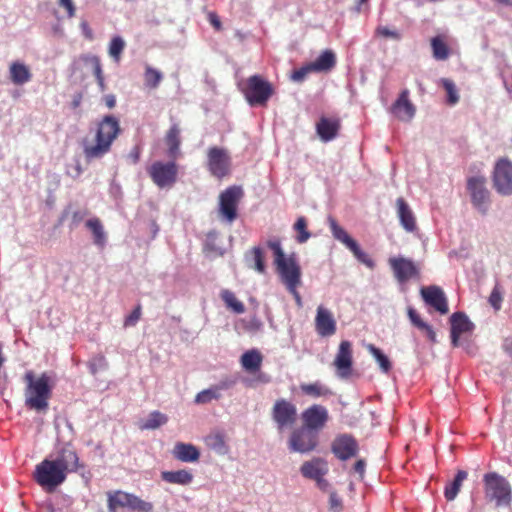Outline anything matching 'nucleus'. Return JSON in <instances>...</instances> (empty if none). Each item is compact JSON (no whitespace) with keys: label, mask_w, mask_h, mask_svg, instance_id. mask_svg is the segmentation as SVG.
<instances>
[{"label":"nucleus","mask_w":512,"mask_h":512,"mask_svg":"<svg viewBox=\"0 0 512 512\" xmlns=\"http://www.w3.org/2000/svg\"><path fill=\"white\" fill-rule=\"evenodd\" d=\"M79 467V457L72 446L63 445L43 461L36 465L33 478L46 492H54L62 485L68 474L76 472Z\"/></svg>","instance_id":"nucleus-1"},{"label":"nucleus","mask_w":512,"mask_h":512,"mask_svg":"<svg viewBox=\"0 0 512 512\" xmlns=\"http://www.w3.org/2000/svg\"><path fill=\"white\" fill-rule=\"evenodd\" d=\"M119 121L112 115L105 116L98 124L93 140L83 141V153L87 161L102 158L107 154L120 133Z\"/></svg>","instance_id":"nucleus-2"},{"label":"nucleus","mask_w":512,"mask_h":512,"mask_svg":"<svg viewBox=\"0 0 512 512\" xmlns=\"http://www.w3.org/2000/svg\"><path fill=\"white\" fill-rule=\"evenodd\" d=\"M25 380L27 383L25 391L26 405L37 411L47 409L52 390L50 377L45 373L39 377H34L32 372H27Z\"/></svg>","instance_id":"nucleus-3"},{"label":"nucleus","mask_w":512,"mask_h":512,"mask_svg":"<svg viewBox=\"0 0 512 512\" xmlns=\"http://www.w3.org/2000/svg\"><path fill=\"white\" fill-rule=\"evenodd\" d=\"M485 497L494 501L497 507L510 506L512 490L509 482L501 475L492 472L484 476Z\"/></svg>","instance_id":"nucleus-4"},{"label":"nucleus","mask_w":512,"mask_h":512,"mask_svg":"<svg viewBox=\"0 0 512 512\" xmlns=\"http://www.w3.org/2000/svg\"><path fill=\"white\" fill-rule=\"evenodd\" d=\"M242 91L251 106L265 105L273 94L271 84L258 75L249 77Z\"/></svg>","instance_id":"nucleus-5"},{"label":"nucleus","mask_w":512,"mask_h":512,"mask_svg":"<svg viewBox=\"0 0 512 512\" xmlns=\"http://www.w3.org/2000/svg\"><path fill=\"white\" fill-rule=\"evenodd\" d=\"M467 188L474 208L482 215H486L490 207V191L486 186V179L474 176L468 180Z\"/></svg>","instance_id":"nucleus-6"},{"label":"nucleus","mask_w":512,"mask_h":512,"mask_svg":"<svg viewBox=\"0 0 512 512\" xmlns=\"http://www.w3.org/2000/svg\"><path fill=\"white\" fill-rule=\"evenodd\" d=\"M275 266L280 280L287 290H292L293 287H299L301 285V267L293 255H289L281 261L276 262Z\"/></svg>","instance_id":"nucleus-7"},{"label":"nucleus","mask_w":512,"mask_h":512,"mask_svg":"<svg viewBox=\"0 0 512 512\" xmlns=\"http://www.w3.org/2000/svg\"><path fill=\"white\" fill-rule=\"evenodd\" d=\"M495 190L503 195H512V162L503 158L497 161L493 172Z\"/></svg>","instance_id":"nucleus-8"},{"label":"nucleus","mask_w":512,"mask_h":512,"mask_svg":"<svg viewBox=\"0 0 512 512\" xmlns=\"http://www.w3.org/2000/svg\"><path fill=\"white\" fill-rule=\"evenodd\" d=\"M148 172L159 188H169L176 182L178 169L175 162L157 161L151 165Z\"/></svg>","instance_id":"nucleus-9"},{"label":"nucleus","mask_w":512,"mask_h":512,"mask_svg":"<svg viewBox=\"0 0 512 512\" xmlns=\"http://www.w3.org/2000/svg\"><path fill=\"white\" fill-rule=\"evenodd\" d=\"M243 196L241 187L232 186L220 194L219 212L228 221L233 222L237 217V205Z\"/></svg>","instance_id":"nucleus-10"},{"label":"nucleus","mask_w":512,"mask_h":512,"mask_svg":"<svg viewBox=\"0 0 512 512\" xmlns=\"http://www.w3.org/2000/svg\"><path fill=\"white\" fill-rule=\"evenodd\" d=\"M316 446V432L306 427L294 430L289 439V449L293 452L308 453L314 450Z\"/></svg>","instance_id":"nucleus-11"},{"label":"nucleus","mask_w":512,"mask_h":512,"mask_svg":"<svg viewBox=\"0 0 512 512\" xmlns=\"http://www.w3.org/2000/svg\"><path fill=\"white\" fill-rule=\"evenodd\" d=\"M208 170L217 177L222 178L229 173L231 158L227 150L219 147H211L207 153Z\"/></svg>","instance_id":"nucleus-12"},{"label":"nucleus","mask_w":512,"mask_h":512,"mask_svg":"<svg viewBox=\"0 0 512 512\" xmlns=\"http://www.w3.org/2000/svg\"><path fill=\"white\" fill-rule=\"evenodd\" d=\"M353 352L352 344L347 341H341L333 365L336 368V375L343 380L348 379L352 373Z\"/></svg>","instance_id":"nucleus-13"},{"label":"nucleus","mask_w":512,"mask_h":512,"mask_svg":"<svg viewBox=\"0 0 512 512\" xmlns=\"http://www.w3.org/2000/svg\"><path fill=\"white\" fill-rule=\"evenodd\" d=\"M297 417V409L294 404L285 399L277 400L272 409V418L276 422L278 430L291 427Z\"/></svg>","instance_id":"nucleus-14"},{"label":"nucleus","mask_w":512,"mask_h":512,"mask_svg":"<svg viewBox=\"0 0 512 512\" xmlns=\"http://www.w3.org/2000/svg\"><path fill=\"white\" fill-rule=\"evenodd\" d=\"M410 91H401L395 102L390 107V113L401 122H411L416 114V106L410 100Z\"/></svg>","instance_id":"nucleus-15"},{"label":"nucleus","mask_w":512,"mask_h":512,"mask_svg":"<svg viewBox=\"0 0 512 512\" xmlns=\"http://www.w3.org/2000/svg\"><path fill=\"white\" fill-rule=\"evenodd\" d=\"M450 323L451 343L453 347H458L460 345V337L462 335L471 334L475 328V325L463 312L453 313L450 317Z\"/></svg>","instance_id":"nucleus-16"},{"label":"nucleus","mask_w":512,"mask_h":512,"mask_svg":"<svg viewBox=\"0 0 512 512\" xmlns=\"http://www.w3.org/2000/svg\"><path fill=\"white\" fill-rule=\"evenodd\" d=\"M389 264L395 278L401 283L419 275V268L411 259L393 257L389 259Z\"/></svg>","instance_id":"nucleus-17"},{"label":"nucleus","mask_w":512,"mask_h":512,"mask_svg":"<svg viewBox=\"0 0 512 512\" xmlns=\"http://www.w3.org/2000/svg\"><path fill=\"white\" fill-rule=\"evenodd\" d=\"M332 452L340 460H347L357 455L358 444L352 436L343 434L333 441Z\"/></svg>","instance_id":"nucleus-18"},{"label":"nucleus","mask_w":512,"mask_h":512,"mask_svg":"<svg viewBox=\"0 0 512 512\" xmlns=\"http://www.w3.org/2000/svg\"><path fill=\"white\" fill-rule=\"evenodd\" d=\"M421 296L426 304L435 308L441 314L448 313V304L443 290L438 286L423 287Z\"/></svg>","instance_id":"nucleus-19"},{"label":"nucleus","mask_w":512,"mask_h":512,"mask_svg":"<svg viewBox=\"0 0 512 512\" xmlns=\"http://www.w3.org/2000/svg\"><path fill=\"white\" fill-rule=\"evenodd\" d=\"M315 328L322 337L332 336L336 332V321L332 312L321 305L317 308Z\"/></svg>","instance_id":"nucleus-20"},{"label":"nucleus","mask_w":512,"mask_h":512,"mask_svg":"<svg viewBox=\"0 0 512 512\" xmlns=\"http://www.w3.org/2000/svg\"><path fill=\"white\" fill-rule=\"evenodd\" d=\"M302 419L305 424L304 427L314 431L324 426L328 419V412L321 405H313L303 412Z\"/></svg>","instance_id":"nucleus-21"},{"label":"nucleus","mask_w":512,"mask_h":512,"mask_svg":"<svg viewBox=\"0 0 512 512\" xmlns=\"http://www.w3.org/2000/svg\"><path fill=\"white\" fill-rule=\"evenodd\" d=\"M397 216L400 225L406 232H414L417 229L416 218L413 211L403 198L396 200Z\"/></svg>","instance_id":"nucleus-22"},{"label":"nucleus","mask_w":512,"mask_h":512,"mask_svg":"<svg viewBox=\"0 0 512 512\" xmlns=\"http://www.w3.org/2000/svg\"><path fill=\"white\" fill-rule=\"evenodd\" d=\"M329 467L327 462L322 458H313L302 464L300 471L303 477L308 479H316L320 476H325L328 473Z\"/></svg>","instance_id":"nucleus-23"},{"label":"nucleus","mask_w":512,"mask_h":512,"mask_svg":"<svg viewBox=\"0 0 512 512\" xmlns=\"http://www.w3.org/2000/svg\"><path fill=\"white\" fill-rule=\"evenodd\" d=\"M9 77L15 85H23L31 80L32 73L27 65L16 61L9 67Z\"/></svg>","instance_id":"nucleus-24"},{"label":"nucleus","mask_w":512,"mask_h":512,"mask_svg":"<svg viewBox=\"0 0 512 512\" xmlns=\"http://www.w3.org/2000/svg\"><path fill=\"white\" fill-rule=\"evenodd\" d=\"M55 428L57 430V445L61 447L63 445L71 446L70 442L73 439V427L72 424L65 418H57L55 420Z\"/></svg>","instance_id":"nucleus-25"},{"label":"nucleus","mask_w":512,"mask_h":512,"mask_svg":"<svg viewBox=\"0 0 512 512\" xmlns=\"http://www.w3.org/2000/svg\"><path fill=\"white\" fill-rule=\"evenodd\" d=\"M85 226L92 233L93 243L99 248H104L107 243V233L100 219L91 218L85 222Z\"/></svg>","instance_id":"nucleus-26"},{"label":"nucleus","mask_w":512,"mask_h":512,"mask_svg":"<svg viewBox=\"0 0 512 512\" xmlns=\"http://www.w3.org/2000/svg\"><path fill=\"white\" fill-rule=\"evenodd\" d=\"M173 455L182 462H195L200 457V453L194 445L182 442L174 446Z\"/></svg>","instance_id":"nucleus-27"},{"label":"nucleus","mask_w":512,"mask_h":512,"mask_svg":"<svg viewBox=\"0 0 512 512\" xmlns=\"http://www.w3.org/2000/svg\"><path fill=\"white\" fill-rule=\"evenodd\" d=\"M244 260L248 268L254 269L260 274L265 272L264 251L260 247H254L250 251L246 252Z\"/></svg>","instance_id":"nucleus-28"},{"label":"nucleus","mask_w":512,"mask_h":512,"mask_svg":"<svg viewBox=\"0 0 512 512\" xmlns=\"http://www.w3.org/2000/svg\"><path fill=\"white\" fill-rule=\"evenodd\" d=\"M338 122L328 119V118H321L320 121L317 123V133L322 141L328 142L335 138L337 131H338Z\"/></svg>","instance_id":"nucleus-29"},{"label":"nucleus","mask_w":512,"mask_h":512,"mask_svg":"<svg viewBox=\"0 0 512 512\" xmlns=\"http://www.w3.org/2000/svg\"><path fill=\"white\" fill-rule=\"evenodd\" d=\"M310 64L316 72L329 71L336 64V56L332 50H325Z\"/></svg>","instance_id":"nucleus-30"},{"label":"nucleus","mask_w":512,"mask_h":512,"mask_svg":"<svg viewBox=\"0 0 512 512\" xmlns=\"http://www.w3.org/2000/svg\"><path fill=\"white\" fill-rule=\"evenodd\" d=\"M161 477L164 481L172 484L188 485L193 480V475L185 469L177 471H163Z\"/></svg>","instance_id":"nucleus-31"},{"label":"nucleus","mask_w":512,"mask_h":512,"mask_svg":"<svg viewBox=\"0 0 512 512\" xmlns=\"http://www.w3.org/2000/svg\"><path fill=\"white\" fill-rule=\"evenodd\" d=\"M328 223L333 237L341 242L347 249H350L356 243V241L347 233V231L338 225L334 218L329 217Z\"/></svg>","instance_id":"nucleus-32"},{"label":"nucleus","mask_w":512,"mask_h":512,"mask_svg":"<svg viewBox=\"0 0 512 512\" xmlns=\"http://www.w3.org/2000/svg\"><path fill=\"white\" fill-rule=\"evenodd\" d=\"M131 494L116 491L108 493V510L109 512H117L119 507H130Z\"/></svg>","instance_id":"nucleus-33"},{"label":"nucleus","mask_w":512,"mask_h":512,"mask_svg":"<svg viewBox=\"0 0 512 512\" xmlns=\"http://www.w3.org/2000/svg\"><path fill=\"white\" fill-rule=\"evenodd\" d=\"M261 363L262 356L257 350L247 351L241 356L242 367L250 373L259 370Z\"/></svg>","instance_id":"nucleus-34"},{"label":"nucleus","mask_w":512,"mask_h":512,"mask_svg":"<svg viewBox=\"0 0 512 512\" xmlns=\"http://www.w3.org/2000/svg\"><path fill=\"white\" fill-rule=\"evenodd\" d=\"M168 421L165 414L159 411L151 412L146 419L142 420L139 424L141 430H154L164 425Z\"/></svg>","instance_id":"nucleus-35"},{"label":"nucleus","mask_w":512,"mask_h":512,"mask_svg":"<svg viewBox=\"0 0 512 512\" xmlns=\"http://www.w3.org/2000/svg\"><path fill=\"white\" fill-rule=\"evenodd\" d=\"M467 476L468 474L466 471L459 470L454 480L449 485L446 486L444 495L448 501H453L457 497L462 486V483L467 478Z\"/></svg>","instance_id":"nucleus-36"},{"label":"nucleus","mask_w":512,"mask_h":512,"mask_svg":"<svg viewBox=\"0 0 512 512\" xmlns=\"http://www.w3.org/2000/svg\"><path fill=\"white\" fill-rule=\"evenodd\" d=\"M206 445L218 455H226L229 451L224 436L219 433L210 434L205 438Z\"/></svg>","instance_id":"nucleus-37"},{"label":"nucleus","mask_w":512,"mask_h":512,"mask_svg":"<svg viewBox=\"0 0 512 512\" xmlns=\"http://www.w3.org/2000/svg\"><path fill=\"white\" fill-rule=\"evenodd\" d=\"M368 352L372 355V357L377 362L380 370L387 374L391 370V362L389 358L376 346L373 344H368L366 346Z\"/></svg>","instance_id":"nucleus-38"},{"label":"nucleus","mask_w":512,"mask_h":512,"mask_svg":"<svg viewBox=\"0 0 512 512\" xmlns=\"http://www.w3.org/2000/svg\"><path fill=\"white\" fill-rule=\"evenodd\" d=\"M180 129L178 125L174 124L168 131L166 136V142L169 146V154L172 157H175L178 153L179 146H180Z\"/></svg>","instance_id":"nucleus-39"},{"label":"nucleus","mask_w":512,"mask_h":512,"mask_svg":"<svg viewBox=\"0 0 512 512\" xmlns=\"http://www.w3.org/2000/svg\"><path fill=\"white\" fill-rule=\"evenodd\" d=\"M220 296L222 300L225 302L226 306L232 309L234 312L241 314L245 311L243 303L238 301L234 293L231 292L230 290H222Z\"/></svg>","instance_id":"nucleus-40"},{"label":"nucleus","mask_w":512,"mask_h":512,"mask_svg":"<svg viewBox=\"0 0 512 512\" xmlns=\"http://www.w3.org/2000/svg\"><path fill=\"white\" fill-rule=\"evenodd\" d=\"M375 36L393 41H400L402 39V33L397 28L385 25H378L376 27Z\"/></svg>","instance_id":"nucleus-41"},{"label":"nucleus","mask_w":512,"mask_h":512,"mask_svg":"<svg viewBox=\"0 0 512 512\" xmlns=\"http://www.w3.org/2000/svg\"><path fill=\"white\" fill-rule=\"evenodd\" d=\"M300 388L302 392L312 397H321L331 394V391L319 382L302 384Z\"/></svg>","instance_id":"nucleus-42"},{"label":"nucleus","mask_w":512,"mask_h":512,"mask_svg":"<svg viewBox=\"0 0 512 512\" xmlns=\"http://www.w3.org/2000/svg\"><path fill=\"white\" fill-rule=\"evenodd\" d=\"M145 84L151 88H156L160 84L163 75L159 70H156L152 68L151 66L147 65L145 69Z\"/></svg>","instance_id":"nucleus-43"},{"label":"nucleus","mask_w":512,"mask_h":512,"mask_svg":"<svg viewBox=\"0 0 512 512\" xmlns=\"http://www.w3.org/2000/svg\"><path fill=\"white\" fill-rule=\"evenodd\" d=\"M441 83L447 93V102L450 105H455L459 101V94L454 82L447 78H442Z\"/></svg>","instance_id":"nucleus-44"},{"label":"nucleus","mask_w":512,"mask_h":512,"mask_svg":"<svg viewBox=\"0 0 512 512\" xmlns=\"http://www.w3.org/2000/svg\"><path fill=\"white\" fill-rule=\"evenodd\" d=\"M431 46L433 49V56L437 60H445L448 57V48L446 44L441 41L439 38H433L431 42Z\"/></svg>","instance_id":"nucleus-45"},{"label":"nucleus","mask_w":512,"mask_h":512,"mask_svg":"<svg viewBox=\"0 0 512 512\" xmlns=\"http://www.w3.org/2000/svg\"><path fill=\"white\" fill-rule=\"evenodd\" d=\"M307 222L304 217H299L294 224V229L298 232L296 237L297 242L305 243L310 238V233L307 231Z\"/></svg>","instance_id":"nucleus-46"},{"label":"nucleus","mask_w":512,"mask_h":512,"mask_svg":"<svg viewBox=\"0 0 512 512\" xmlns=\"http://www.w3.org/2000/svg\"><path fill=\"white\" fill-rule=\"evenodd\" d=\"M124 47H125L124 40L119 36L114 37L111 40L110 45H109V55L112 58H114L116 61H119L120 55H121L122 51L124 50Z\"/></svg>","instance_id":"nucleus-47"},{"label":"nucleus","mask_w":512,"mask_h":512,"mask_svg":"<svg viewBox=\"0 0 512 512\" xmlns=\"http://www.w3.org/2000/svg\"><path fill=\"white\" fill-rule=\"evenodd\" d=\"M130 509L138 512H153V505L131 494Z\"/></svg>","instance_id":"nucleus-48"},{"label":"nucleus","mask_w":512,"mask_h":512,"mask_svg":"<svg viewBox=\"0 0 512 512\" xmlns=\"http://www.w3.org/2000/svg\"><path fill=\"white\" fill-rule=\"evenodd\" d=\"M354 257L364 265H366L369 268L374 267L373 260L360 248L359 244L356 242L350 249H349Z\"/></svg>","instance_id":"nucleus-49"},{"label":"nucleus","mask_w":512,"mask_h":512,"mask_svg":"<svg viewBox=\"0 0 512 512\" xmlns=\"http://www.w3.org/2000/svg\"><path fill=\"white\" fill-rule=\"evenodd\" d=\"M107 362L104 356L97 355L89 363V371L92 375H96L99 371L106 369Z\"/></svg>","instance_id":"nucleus-50"},{"label":"nucleus","mask_w":512,"mask_h":512,"mask_svg":"<svg viewBox=\"0 0 512 512\" xmlns=\"http://www.w3.org/2000/svg\"><path fill=\"white\" fill-rule=\"evenodd\" d=\"M268 247L273 250L274 253V264L282 259L288 257L283 251L279 241H269Z\"/></svg>","instance_id":"nucleus-51"},{"label":"nucleus","mask_w":512,"mask_h":512,"mask_svg":"<svg viewBox=\"0 0 512 512\" xmlns=\"http://www.w3.org/2000/svg\"><path fill=\"white\" fill-rule=\"evenodd\" d=\"M408 317H409L410 321L412 322V324L414 326H416L418 329H420L421 331L424 328H427V323L424 322L420 318V316L417 314V312L413 308H408Z\"/></svg>","instance_id":"nucleus-52"},{"label":"nucleus","mask_w":512,"mask_h":512,"mask_svg":"<svg viewBox=\"0 0 512 512\" xmlns=\"http://www.w3.org/2000/svg\"><path fill=\"white\" fill-rule=\"evenodd\" d=\"M501 302H502L501 292H500L498 286H495L490 294L489 303L495 310H499L501 308Z\"/></svg>","instance_id":"nucleus-53"},{"label":"nucleus","mask_w":512,"mask_h":512,"mask_svg":"<svg viewBox=\"0 0 512 512\" xmlns=\"http://www.w3.org/2000/svg\"><path fill=\"white\" fill-rule=\"evenodd\" d=\"M217 397H218V395H217L216 391L208 389V390H203L200 393H198L195 398V401L197 403H207Z\"/></svg>","instance_id":"nucleus-54"},{"label":"nucleus","mask_w":512,"mask_h":512,"mask_svg":"<svg viewBox=\"0 0 512 512\" xmlns=\"http://www.w3.org/2000/svg\"><path fill=\"white\" fill-rule=\"evenodd\" d=\"M314 69L311 68V64L309 63L305 67H302L292 74V80L295 82H301L305 79V77L310 73L313 72Z\"/></svg>","instance_id":"nucleus-55"},{"label":"nucleus","mask_w":512,"mask_h":512,"mask_svg":"<svg viewBox=\"0 0 512 512\" xmlns=\"http://www.w3.org/2000/svg\"><path fill=\"white\" fill-rule=\"evenodd\" d=\"M141 316L140 306L136 307L130 315H128L124 321L125 327L135 326Z\"/></svg>","instance_id":"nucleus-56"},{"label":"nucleus","mask_w":512,"mask_h":512,"mask_svg":"<svg viewBox=\"0 0 512 512\" xmlns=\"http://www.w3.org/2000/svg\"><path fill=\"white\" fill-rule=\"evenodd\" d=\"M58 5L67 11V15L69 18L75 16L76 7L72 0H58Z\"/></svg>","instance_id":"nucleus-57"},{"label":"nucleus","mask_w":512,"mask_h":512,"mask_svg":"<svg viewBox=\"0 0 512 512\" xmlns=\"http://www.w3.org/2000/svg\"><path fill=\"white\" fill-rule=\"evenodd\" d=\"M93 73L97 79L103 78L102 67L98 57H93L92 60Z\"/></svg>","instance_id":"nucleus-58"},{"label":"nucleus","mask_w":512,"mask_h":512,"mask_svg":"<svg viewBox=\"0 0 512 512\" xmlns=\"http://www.w3.org/2000/svg\"><path fill=\"white\" fill-rule=\"evenodd\" d=\"M365 466H366L365 461H364V460H362V459H360V460H358V461L355 463V465H354V467H353V469H354L355 473H357V474L359 475V478H360V479H363V477H364Z\"/></svg>","instance_id":"nucleus-59"},{"label":"nucleus","mask_w":512,"mask_h":512,"mask_svg":"<svg viewBox=\"0 0 512 512\" xmlns=\"http://www.w3.org/2000/svg\"><path fill=\"white\" fill-rule=\"evenodd\" d=\"M329 501H330V505H331V508L334 509V508H339L340 505H341V500L339 499V497L337 496L336 493L332 492L330 494V497H329Z\"/></svg>","instance_id":"nucleus-60"},{"label":"nucleus","mask_w":512,"mask_h":512,"mask_svg":"<svg viewBox=\"0 0 512 512\" xmlns=\"http://www.w3.org/2000/svg\"><path fill=\"white\" fill-rule=\"evenodd\" d=\"M209 21L211 23V25L216 29V30H220L221 28V22H220V19L218 18V16L214 13H209Z\"/></svg>","instance_id":"nucleus-61"},{"label":"nucleus","mask_w":512,"mask_h":512,"mask_svg":"<svg viewBox=\"0 0 512 512\" xmlns=\"http://www.w3.org/2000/svg\"><path fill=\"white\" fill-rule=\"evenodd\" d=\"M104 102L109 109H112L116 105V98L113 94L104 96Z\"/></svg>","instance_id":"nucleus-62"},{"label":"nucleus","mask_w":512,"mask_h":512,"mask_svg":"<svg viewBox=\"0 0 512 512\" xmlns=\"http://www.w3.org/2000/svg\"><path fill=\"white\" fill-rule=\"evenodd\" d=\"M314 481L321 490H326L329 486V483L327 482L326 479H324V476H320L314 479Z\"/></svg>","instance_id":"nucleus-63"},{"label":"nucleus","mask_w":512,"mask_h":512,"mask_svg":"<svg viewBox=\"0 0 512 512\" xmlns=\"http://www.w3.org/2000/svg\"><path fill=\"white\" fill-rule=\"evenodd\" d=\"M80 27H81L85 37L91 39L92 38V31L89 28L88 23L86 21H82L81 24H80Z\"/></svg>","instance_id":"nucleus-64"}]
</instances>
